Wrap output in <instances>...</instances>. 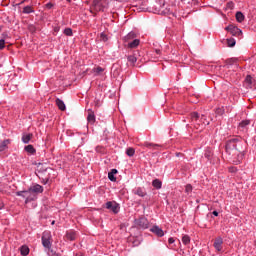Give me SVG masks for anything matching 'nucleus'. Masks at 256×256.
<instances>
[{
	"mask_svg": "<svg viewBox=\"0 0 256 256\" xmlns=\"http://www.w3.org/2000/svg\"><path fill=\"white\" fill-rule=\"evenodd\" d=\"M226 153L237 157L236 163H241L243 157H245V142L240 138H232L226 142L225 145Z\"/></svg>",
	"mask_w": 256,
	"mask_h": 256,
	"instance_id": "obj_1",
	"label": "nucleus"
},
{
	"mask_svg": "<svg viewBox=\"0 0 256 256\" xmlns=\"http://www.w3.org/2000/svg\"><path fill=\"white\" fill-rule=\"evenodd\" d=\"M16 195L18 197H23L24 199H26V204L31 203V201H35V199H37V196L32 192L30 188L28 190L16 192Z\"/></svg>",
	"mask_w": 256,
	"mask_h": 256,
	"instance_id": "obj_2",
	"label": "nucleus"
},
{
	"mask_svg": "<svg viewBox=\"0 0 256 256\" xmlns=\"http://www.w3.org/2000/svg\"><path fill=\"white\" fill-rule=\"evenodd\" d=\"M42 245L45 249H51V233L44 232L42 235Z\"/></svg>",
	"mask_w": 256,
	"mask_h": 256,
	"instance_id": "obj_3",
	"label": "nucleus"
},
{
	"mask_svg": "<svg viewBox=\"0 0 256 256\" xmlns=\"http://www.w3.org/2000/svg\"><path fill=\"white\" fill-rule=\"evenodd\" d=\"M226 31H229V33H231V35H233L234 37H241V35H243V32L241 31V29L233 25L227 26Z\"/></svg>",
	"mask_w": 256,
	"mask_h": 256,
	"instance_id": "obj_4",
	"label": "nucleus"
},
{
	"mask_svg": "<svg viewBox=\"0 0 256 256\" xmlns=\"http://www.w3.org/2000/svg\"><path fill=\"white\" fill-rule=\"evenodd\" d=\"M256 81L251 77V75L246 76L245 81H244V87L247 89H253L255 87Z\"/></svg>",
	"mask_w": 256,
	"mask_h": 256,
	"instance_id": "obj_5",
	"label": "nucleus"
},
{
	"mask_svg": "<svg viewBox=\"0 0 256 256\" xmlns=\"http://www.w3.org/2000/svg\"><path fill=\"white\" fill-rule=\"evenodd\" d=\"M106 209L113 211V213H119V205L115 202H107Z\"/></svg>",
	"mask_w": 256,
	"mask_h": 256,
	"instance_id": "obj_6",
	"label": "nucleus"
},
{
	"mask_svg": "<svg viewBox=\"0 0 256 256\" xmlns=\"http://www.w3.org/2000/svg\"><path fill=\"white\" fill-rule=\"evenodd\" d=\"M214 248L216 249V251H223V238L221 237H217L214 241Z\"/></svg>",
	"mask_w": 256,
	"mask_h": 256,
	"instance_id": "obj_7",
	"label": "nucleus"
},
{
	"mask_svg": "<svg viewBox=\"0 0 256 256\" xmlns=\"http://www.w3.org/2000/svg\"><path fill=\"white\" fill-rule=\"evenodd\" d=\"M150 231L154 233V235H157V237H163V235H165V232H163V229L159 228V226H153Z\"/></svg>",
	"mask_w": 256,
	"mask_h": 256,
	"instance_id": "obj_8",
	"label": "nucleus"
},
{
	"mask_svg": "<svg viewBox=\"0 0 256 256\" xmlns=\"http://www.w3.org/2000/svg\"><path fill=\"white\" fill-rule=\"evenodd\" d=\"M9 145H11V140L6 139V140H0V151H7L9 148Z\"/></svg>",
	"mask_w": 256,
	"mask_h": 256,
	"instance_id": "obj_9",
	"label": "nucleus"
},
{
	"mask_svg": "<svg viewBox=\"0 0 256 256\" xmlns=\"http://www.w3.org/2000/svg\"><path fill=\"white\" fill-rule=\"evenodd\" d=\"M30 191L34 193V195H37V193H41L43 191V186L35 184L34 186L30 187Z\"/></svg>",
	"mask_w": 256,
	"mask_h": 256,
	"instance_id": "obj_10",
	"label": "nucleus"
},
{
	"mask_svg": "<svg viewBox=\"0 0 256 256\" xmlns=\"http://www.w3.org/2000/svg\"><path fill=\"white\" fill-rule=\"evenodd\" d=\"M137 225H139V227H141L142 229H147L149 227L147 219H145V218H140L137 221Z\"/></svg>",
	"mask_w": 256,
	"mask_h": 256,
	"instance_id": "obj_11",
	"label": "nucleus"
},
{
	"mask_svg": "<svg viewBox=\"0 0 256 256\" xmlns=\"http://www.w3.org/2000/svg\"><path fill=\"white\" fill-rule=\"evenodd\" d=\"M92 5L95 11H103V5H101V0H93Z\"/></svg>",
	"mask_w": 256,
	"mask_h": 256,
	"instance_id": "obj_12",
	"label": "nucleus"
},
{
	"mask_svg": "<svg viewBox=\"0 0 256 256\" xmlns=\"http://www.w3.org/2000/svg\"><path fill=\"white\" fill-rule=\"evenodd\" d=\"M56 105H57L58 109H60V111H65V109H67V107L65 106V102L63 100H61L60 98L56 99Z\"/></svg>",
	"mask_w": 256,
	"mask_h": 256,
	"instance_id": "obj_13",
	"label": "nucleus"
},
{
	"mask_svg": "<svg viewBox=\"0 0 256 256\" xmlns=\"http://www.w3.org/2000/svg\"><path fill=\"white\" fill-rule=\"evenodd\" d=\"M66 238L68 239V241H75V239H77V233H75V231L73 230H70L69 232H67Z\"/></svg>",
	"mask_w": 256,
	"mask_h": 256,
	"instance_id": "obj_14",
	"label": "nucleus"
},
{
	"mask_svg": "<svg viewBox=\"0 0 256 256\" xmlns=\"http://www.w3.org/2000/svg\"><path fill=\"white\" fill-rule=\"evenodd\" d=\"M32 139H33V134H31V133H24L22 135V141L25 144L29 143V141H31Z\"/></svg>",
	"mask_w": 256,
	"mask_h": 256,
	"instance_id": "obj_15",
	"label": "nucleus"
},
{
	"mask_svg": "<svg viewBox=\"0 0 256 256\" xmlns=\"http://www.w3.org/2000/svg\"><path fill=\"white\" fill-rule=\"evenodd\" d=\"M134 195H138V197H145L147 195V192L145 191L144 188H137L136 190L133 191Z\"/></svg>",
	"mask_w": 256,
	"mask_h": 256,
	"instance_id": "obj_16",
	"label": "nucleus"
},
{
	"mask_svg": "<svg viewBox=\"0 0 256 256\" xmlns=\"http://www.w3.org/2000/svg\"><path fill=\"white\" fill-rule=\"evenodd\" d=\"M87 121L88 123H95V112H93L91 109L88 110Z\"/></svg>",
	"mask_w": 256,
	"mask_h": 256,
	"instance_id": "obj_17",
	"label": "nucleus"
},
{
	"mask_svg": "<svg viewBox=\"0 0 256 256\" xmlns=\"http://www.w3.org/2000/svg\"><path fill=\"white\" fill-rule=\"evenodd\" d=\"M139 43H141L139 39H134L133 41L128 42V47L130 49H135L136 47H139Z\"/></svg>",
	"mask_w": 256,
	"mask_h": 256,
	"instance_id": "obj_18",
	"label": "nucleus"
},
{
	"mask_svg": "<svg viewBox=\"0 0 256 256\" xmlns=\"http://www.w3.org/2000/svg\"><path fill=\"white\" fill-rule=\"evenodd\" d=\"M115 175H117V169H112L108 173V178L110 179V181H117V178H115Z\"/></svg>",
	"mask_w": 256,
	"mask_h": 256,
	"instance_id": "obj_19",
	"label": "nucleus"
},
{
	"mask_svg": "<svg viewBox=\"0 0 256 256\" xmlns=\"http://www.w3.org/2000/svg\"><path fill=\"white\" fill-rule=\"evenodd\" d=\"M190 118H191V121H192L193 123H197V121H199V113H197V112H192V113L190 114Z\"/></svg>",
	"mask_w": 256,
	"mask_h": 256,
	"instance_id": "obj_20",
	"label": "nucleus"
},
{
	"mask_svg": "<svg viewBox=\"0 0 256 256\" xmlns=\"http://www.w3.org/2000/svg\"><path fill=\"white\" fill-rule=\"evenodd\" d=\"M144 146H146L148 149H159L161 147L159 144H153L149 142H146Z\"/></svg>",
	"mask_w": 256,
	"mask_h": 256,
	"instance_id": "obj_21",
	"label": "nucleus"
},
{
	"mask_svg": "<svg viewBox=\"0 0 256 256\" xmlns=\"http://www.w3.org/2000/svg\"><path fill=\"white\" fill-rule=\"evenodd\" d=\"M236 20L238 21V23H243V21H245V15H243V13L241 12H237Z\"/></svg>",
	"mask_w": 256,
	"mask_h": 256,
	"instance_id": "obj_22",
	"label": "nucleus"
},
{
	"mask_svg": "<svg viewBox=\"0 0 256 256\" xmlns=\"http://www.w3.org/2000/svg\"><path fill=\"white\" fill-rule=\"evenodd\" d=\"M23 13L29 15L30 13H35V10L31 6H26L23 8Z\"/></svg>",
	"mask_w": 256,
	"mask_h": 256,
	"instance_id": "obj_23",
	"label": "nucleus"
},
{
	"mask_svg": "<svg viewBox=\"0 0 256 256\" xmlns=\"http://www.w3.org/2000/svg\"><path fill=\"white\" fill-rule=\"evenodd\" d=\"M152 185H153V187H155V189H161L162 182L159 179H155V180H153Z\"/></svg>",
	"mask_w": 256,
	"mask_h": 256,
	"instance_id": "obj_24",
	"label": "nucleus"
},
{
	"mask_svg": "<svg viewBox=\"0 0 256 256\" xmlns=\"http://www.w3.org/2000/svg\"><path fill=\"white\" fill-rule=\"evenodd\" d=\"M24 151L33 155V153H35V148L33 147V145H27L25 146Z\"/></svg>",
	"mask_w": 256,
	"mask_h": 256,
	"instance_id": "obj_25",
	"label": "nucleus"
},
{
	"mask_svg": "<svg viewBox=\"0 0 256 256\" xmlns=\"http://www.w3.org/2000/svg\"><path fill=\"white\" fill-rule=\"evenodd\" d=\"M20 252H21V255H23V256L29 255V247H27L25 245L21 246Z\"/></svg>",
	"mask_w": 256,
	"mask_h": 256,
	"instance_id": "obj_26",
	"label": "nucleus"
},
{
	"mask_svg": "<svg viewBox=\"0 0 256 256\" xmlns=\"http://www.w3.org/2000/svg\"><path fill=\"white\" fill-rule=\"evenodd\" d=\"M128 62L130 65L134 66L137 63V57L135 55L128 56Z\"/></svg>",
	"mask_w": 256,
	"mask_h": 256,
	"instance_id": "obj_27",
	"label": "nucleus"
},
{
	"mask_svg": "<svg viewBox=\"0 0 256 256\" xmlns=\"http://www.w3.org/2000/svg\"><path fill=\"white\" fill-rule=\"evenodd\" d=\"M103 71L104 69L100 66L96 67L93 69V73L97 76V75H103Z\"/></svg>",
	"mask_w": 256,
	"mask_h": 256,
	"instance_id": "obj_28",
	"label": "nucleus"
},
{
	"mask_svg": "<svg viewBox=\"0 0 256 256\" xmlns=\"http://www.w3.org/2000/svg\"><path fill=\"white\" fill-rule=\"evenodd\" d=\"M182 243L183 245H189V243H191V238L189 237V235H184L182 237Z\"/></svg>",
	"mask_w": 256,
	"mask_h": 256,
	"instance_id": "obj_29",
	"label": "nucleus"
},
{
	"mask_svg": "<svg viewBox=\"0 0 256 256\" xmlns=\"http://www.w3.org/2000/svg\"><path fill=\"white\" fill-rule=\"evenodd\" d=\"M247 125H251V120H243L242 122H240L239 127L244 129V127H247Z\"/></svg>",
	"mask_w": 256,
	"mask_h": 256,
	"instance_id": "obj_30",
	"label": "nucleus"
},
{
	"mask_svg": "<svg viewBox=\"0 0 256 256\" xmlns=\"http://www.w3.org/2000/svg\"><path fill=\"white\" fill-rule=\"evenodd\" d=\"M204 157H206V159L208 160L211 159V157H213V152L211 151V149L205 151Z\"/></svg>",
	"mask_w": 256,
	"mask_h": 256,
	"instance_id": "obj_31",
	"label": "nucleus"
},
{
	"mask_svg": "<svg viewBox=\"0 0 256 256\" xmlns=\"http://www.w3.org/2000/svg\"><path fill=\"white\" fill-rule=\"evenodd\" d=\"M64 35H67V37L73 36V30L71 28L64 29Z\"/></svg>",
	"mask_w": 256,
	"mask_h": 256,
	"instance_id": "obj_32",
	"label": "nucleus"
},
{
	"mask_svg": "<svg viewBox=\"0 0 256 256\" xmlns=\"http://www.w3.org/2000/svg\"><path fill=\"white\" fill-rule=\"evenodd\" d=\"M131 39H135V32H130L125 37V41H131Z\"/></svg>",
	"mask_w": 256,
	"mask_h": 256,
	"instance_id": "obj_33",
	"label": "nucleus"
},
{
	"mask_svg": "<svg viewBox=\"0 0 256 256\" xmlns=\"http://www.w3.org/2000/svg\"><path fill=\"white\" fill-rule=\"evenodd\" d=\"M126 155H128V157H133V155H135V149L134 148H128L126 150Z\"/></svg>",
	"mask_w": 256,
	"mask_h": 256,
	"instance_id": "obj_34",
	"label": "nucleus"
},
{
	"mask_svg": "<svg viewBox=\"0 0 256 256\" xmlns=\"http://www.w3.org/2000/svg\"><path fill=\"white\" fill-rule=\"evenodd\" d=\"M235 63H237V58H230L226 60L227 65H235Z\"/></svg>",
	"mask_w": 256,
	"mask_h": 256,
	"instance_id": "obj_35",
	"label": "nucleus"
},
{
	"mask_svg": "<svg viewBox=\"0 0 256 256\" xmlns=\"http://www.w3.org/2000/svg\"><path fill=\"white\" fill-rule=\"evenodd\" d=\"M235 39H228L227 40V45L228 47H235Z\"/></svg>",
	"mask_w": 256,
	"mask_h": 256,
	"instance_id": "obj_36",
	"label": "nucleus"
},
{
	"mask_svg": "<svg viewBox=\"0 0 256 256\" xmlns=\"http://www.w3.org/2000/svg\"><path fill=\"white\" fill-rule=\"evenodd\" d=\"M223 113H225V109H223V108H217L215 110L216 115H223Z\"/></svg>",
	"mask_w": 256,
	"mask_h": 256,
	"instance_id": "obj_37",
	"label": "nucleus"
},
{
	"mask_svg": "<svg viewBox=\"0 0 256 256\" xmlns=\"http://www.w3.org/2000/svg\"><path fill=\"white\" fill-rule=\"evenodd\" d=\"M193 191V186L191 184H187L185 188L186 193H191Z\"/></svg>",
	"mask_w": 256,
	"mask_h": 256,
	"instance_id": "obj_38",
	"label": "nucleus"
},
{
	"mask_svg": "<svg viewBox=\"0 0 256 256\" xmlns=\"http://www.w3.org/2000/svg\"><path fill=\"white\" fill-rule=\"evenodd\" d=\"M5 49V41L3 39L0 40V50Z\"/></svg>",
	"mask_w": 256,
	"mask_h": 256,
	"instance_id": "obj_39",
	"label": "nucleus"
},
{
	"mask_svg": "<svg viewBox=\"0 0 256 256\" xmlns=\"http://www.w3.org/2000/svg\"><path fill=\"white\" fill-rule=\"evenodd\" d=\"M100 39H101L102 41H107V35H106L105 33H102V34L100 35Z\"/></svg>",
	"mask_w": 256,
	"mask_h": 256,
	"instance_id": "obj_40",
	"label": "nucleus"
},
{
	"mask_svg": "<svg viewBox=\"0 0 256 256\" xmlns=\"http://www.w3.org/2000/svg\"><path fill=\"white\" fill-rule=\"evenodd\" d=\"M229 171H230V173H235V171H237V168L231 167V168H229Z\"/></svg>",
	"mask_w": 256,
	"mask_h": 256,
	"instance_id": "obj_41",
	"label": "nucleus"
},
{
	"mask_svg": "<svg viewBox=\"0 0 256 256\" xmlns=\"http://www.w3.org/2000/svg\"><path fill=\"white\" fill-rule=\"evenodd\" d=\"M168 243H169L170 245H172V243H175V239H174V238H169V239H168Z\"/></svg>",
	"mask_w": 256,
	"mask_h": 256,
	"instance_id": "obj_42",
	"label": "nucleus"
},
{
	"mask_svg": "<svg viewBox=\"0 0 256 256\" xmlns=\"http://www.w3.org/2000/svg\"><path fill=\"white\" fill-rule=\"evenodd\" d=\"M212 214H213L215 217H218V216H219V212H217V211H213Z\"/></svg>",
	"mask_w": 256,
	"mask_h": 256,
	"instance_id": "obj_43",
	"label": "nucleus"
},
{
	"mask_svg": "<svg viewBox=\"0 0 256 256\" xmlns=\"http://www.w3.org/2000/svg\"><path fill=\"white\" fill-rule=\"evenodd\" d=\"M157 55H161V50H156Z\"/></svg>",
	"mask_w": 256,
	"mask_h": 256,
	"instance_id": "obj_44",
	"label": "nucleus"
},
{
	"mask_svg": "<svg viewBox=\"0 0 256 256\" xmlns=\"http://www.w3.org/2000/svg\"><path fill=\"white\" fill-rule=\"evenodd\" d=\"M180 155H183L181 153H176V157H180Z\"/></svg>",
	"mask_w": 256,
	"mask_h": 256,
	"instance_id": "obj_45",
	"label": "nucleus"
},
{
	"mask_svg": "<svg viewBox=\"0 0 256 256\" xmlns=\"http://www.w3.org/2000/svg\"><path fill=\"white\" fill-rule=\"evenodd\" d=\"M54 31L57 33V31H59V28H54Z\"/></svg>",
	"mask_w": 256,
	"mask_h": 256,
	"instance_id": "obj_46",
	"label": "nucleus"
},
{
	"mask_svg": "<svg viewBox=\"0 0 256 256\" xmlns=\"http://www.w3.org/2000/svg\"><path fill=\"white\" fill-rule=\"evenodd\" d=\"M203 125H209V122H206V123H205V122H203Z\"/></svg>",
	"mask_w": 256,
	"mask_h": 256,
	"instance_id": "obj_47",
	"label": "nucleus"
},
{
	"mask_svg": "<svg viewBox=\"0 0 256 256\" xmlns=\"http://www.w3.org/2000/svg\"><path fill=\"white\" fill-rule=\"evenodd\" d=\"M94 103H95V105H98V104H97V100H95Z\"/></svg>",
	"mask_w": 256,
	"mask_h": 256,
	"instance_id": "obj_48",
	"label": "nucleus"
},
{
	"mask_svg": "<svg viewBox=\"0 0 256 256\" xmlns=\"http://www.w3.org/2000/svg\"><path fill=\"white\" fill-rule=\"evenodd\" d=\"M52 225H55V221H52Z\"/></svg>",
	"mask_w": 256,
	"mask_h": 256,
	"instance_id": "obj_49",
	"label": "nucleus"
},
{
	"mask_svg": "<svg viewBox=\"0 0 256 256\" xmlns=\"http://www.w3.org/2000/svg\"><path fill=\"white\" fill-rule=\"evenodd\" d=\"M0 209H3V205H2V206H0Z\"/></svg>",
	"mask_w": 256,
	"mask_h": 256,
	"instance_id": "obj_50",
	"label": "nucleus"
},
{
	"mask_svg": "<svg viewBox=\"0 0 256 256\" xmlns=\"http://www.w3.org/2000/svg\"><path fill=\"white\" fill-rule=\"evenodd\" d=\"M55 256H59V254H55Z\"/></svg>",
	"mask_w": 256,
	"mask_h": 256,
	"instance_id": "obj_51",
	"label": "nucleus"
},
{
	"mask_svg": "<svg viewBox=\"0 0 256 256\" xmlns=\"http://www.w3.org/2000/svg\"><path fill=\"white\" fill-rule=\"evenodd\" d=\"M116 1H121V0H116Z\"/></svg>",
	"mask_w": 256,
	"mask_h": 256,
	"instance_id": "obj_52",
	"label": "nucleus"
}]
</instances>
